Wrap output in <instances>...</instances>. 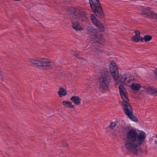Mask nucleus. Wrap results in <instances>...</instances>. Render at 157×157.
<instances>
[{
    "label": "nucleus",
    "mask_w": 157,
    "mask_h": 157,
    "mask_svg": "<svg viewBox=\"0 0 157 157\" xmlns=\"http://www.w3.org/2000/svg\"><path fill=\"white\" fill-rule=\"evenodd\" d=\"M125 136L127 140L124 144V147L135 154L141 153L142 151L138 145H141L144 143L146 137L145 133L141 131L138 134L137 129L132 128L126 132Z\"/></svg>",
    "instance_id": "f257e3e1"
},
{
    "label": "nucleus",
    "mask_w": 157,
    "mask_h": 157,
    "mask_svg": "<svg viewBox=\"0 0 157 157\" xmlns=\"http://www.w3.org/2000/svg\"><path fill=\"white\" fill-rule=\"evenodd\" d=\"M119 89L121 96L123 100L122 104L124 113L131 120L134 121H137V119L132 113V108L128 103V99L126 96V91L123 85L120 84Z\"/></svg>",
    "instance_id": "f03ea898"
},
{
    "label": "nucleus",
    "mask_w": 157,
    "mask_h": 157,
    "mask_svg": "<svg viewBox=\"0 0 157 157\" xmlns=\"http://www.w3.org/2000/svg\"><path fill=\"white\" fill-rule=\"evenodd\" d=\"M109 68L112 75L114 79L115 82L116 84H120L125 81L128 82L130 80L129 76L124 73H122V78L121 80L119 77L118 69L116 63L114 61H111L110 64Z\"/></svg>",
    "instance_id": "7ed1b4c3"
},
{
    "label": "nucleus",
    "mask_w": 157,
    "mask_h": 157,
    "mask_svg": "<svg viewBox=\"0 0 157 157\" xmlns=\"http://www.w3.org/2000/svg\"><path fill=\"white\" fill-rule=\"evenodd\" d=\"M98 78L101 88L107 90L111 78L110 72L106 71H102L99 73Z\"/></svg>",
    "instance_id": "20e7f679"
},
{
    "label": "nucleus",
    "mask_w": 157,
    "mask_h": 157,
    "mask_svg": "<svg viewBox=\"0 0 157 157\" xmlns=\"http://www.w3.org/2000/svg\"><path fill=\"white\" fill-rule=\"evenodd\" d=\"M29 62L32 65L40 68L44 69H49L50 61L45 58H36L35 59H29Z\"/></svg>",
    "instance_id": "39448f33"
},
{
    "label": "nucleus",
    "mask_w": 157,
    "mask_h": 157,
    "mask_svg": "<svg viewBox=\"0 0 157 157\" xmlns=\"http://www.w3.org/2000/svg\"><path fill=\"white\" fill-rule=\"evenodd\" d=\"M90 7L94 14L97 16L102 17L103 12L99 0H89Z\"/></svg>",
    "instance_id": "423d86ee"
},
{
    "label": "nucleus",
    "mask_w": 157,
    "mask_h": 157,
    "mask_svg": "<svg viewBox=\"0 0 157 157\" xmlns=\"http://www.w3.org/2000/svg\"><path fill=\"white\" fill-rule=\"evenodd\" d=\"M86 12L82 9H78L71 15L72 19L80 21H84L88 17Z\"/></svg>",
    "instance_id": "0eeeda50"
},
{
    "label": "nucleus",
    "mask_w": 157,
    "mask_h": 157,
    "mask_svg": "<svg viewBox=\"0 0 157 157\" xmlns=\"http://www.w3.org/2000/svg\"><path fill=\"white\" fill-rule=\"evenodd\" d=\"M96 32L95 29H94L92 32V34L90 36V40L93 41V42L97 44L101 43V38L100 36Z\"/></svg>",
    "instance_id": "6e6552de"
},
{
    "label": "nucleus",
    "mask_w": 157,
    "mask_h": 157,
    "mask_svg": "<svg viewBox=\"0 0 157 157\" xmlns=\"http://www.w3.org/2000/svg\"><path fill=\"white\" fill-rule=\"evenodd\" d=\"M90 17L93 23L96 27L101 29L103 31L104 27L100 23V22L97 20L96 17L93 15H91Z\"/></svg>",
    "instance_id": "1a4fd4ad"
},
{
    "label": "nucleus",
    "mask_w": 157,
    "mask_h": 157,
    "mask_svg": "<svg viewBox=\"0 0 157 157\" xmlns=\"http://www.w3.org/2000/svg\"><path fill=\"white\" fill-rule=\"evenodd\" d=\"M142 14H146L148 16H151L152 17L157 19V14L155 13L153 11L151 10L149 8L146 9L144 12Z\"/></svg>",
    "instance_id": "9d476101"
},
{
    "label": "nucleus",
    "mask_w": 157,
    "mask_h": 157,
    "mask_svg": "<svg viewBox=\"0 0 157 157\" xmlns=\"http://www.w3.org/2000/svg\"><path fill=\"white\" fill-rule=\"evenodd\" d=\"M73 28L75 31H81L83 29V27L77 21L72 22Z\"/></svg>",
    "instance_id": "9b49d317"
},
{
    "label": "nucleus",
    "mask_w": 157,
    "mask_h": 157,
    "mask_svg": "<svg viewBox=\"0 0 157 157\" xmlns=\"http://www.w3.org/2000/svg\"><path fill=\"white\" fill-rule=\"evenodd\" d=\"M70 100L74 102L76 105H79L81 101V99L78 96H73L70 98Z\"/></svg>",
    "instance_id": "f8f14e48"
},
{
    "label": "nucleus",
    "mask_w": 157,
    "mask_h": 157,
    "mask_svg": "<svg viewBox=\"0 0 157 157\" xmlns=\"http://www.w3.org/2000/svg\"><path fill=\"white\" fill-rule=\"evenodd\" d=\"M146 91L147 93L153 95H157V90L154 88L148 87L146 89Z\"/></svg>",
    "instance_id": "ddd939ff"
},
{
    "label": "nucleus",
    "mask_w": 157,
    "mask_h": 157,
    "mask_svg": "<svg viewBox=\"0 0 157 157\" xmlns=\"http://www.w3.org/2000/svg\"><path fill=\"white\" fill-rule=\"evenodd\" d=\"M135 36L132 38V40L135 42H137L141 40L140 37V34L138 31H135Z\"/></svg>",
    "instance_id": "4468645a"
},
{
    "label": "nucleus",
    "mask_w": 157,
    "mask_h": 157,
    "mask_svg": "<svg viewBox=\"0 0 157 157\" xmlns=\"http://www.w3.org/2000/svg\"><path fill=\"white\" fill-rule=\"evenodd\" d=\"M59 96L60 97L64 96L67 94V92L65 89L63 87H60L58 92Z\"/></svg>",
    "instance_id": "2eb2a0df"
},
{
    "label": "nucleus",
    "mask_w": 157,
    "mask_h": 157,
    "mask_svg": "<svg viewBox=\"0 0 157 157\" xmlns=\"http://www.w3.org/2000/svg\"><path fill=\"white\" fill-rule=\"evenodd\" d=\"M62 104L64 106L69 108H73L74 107V105L72 104L71 102L68 101H63L62 102Z\"/></svg>",
    "instance_id": "dca6fc26"
},
{
    "label": "nucleus",
    "mask_w": 157,
    "mask_h": 157,
    "mask_svg": "<svg viewBox=\"0 0 157 157\" xmlns=\"http://www.w3.org/2000/svg\"><path fill=\"white\" fill-rule=\"evenodd\" d=\"M130 86L132 89L135 90H137L141 87V85L138 83H132L131 85Z\"/></svg>",
    "instance_id": "f3484780"
},
{
    "label": "nucleus",
    "mask_w": 157,
    "mask_h": 157,
    "mask_svg": "<svg viewBox=\"0 0 157 157\" xmlns=\"http://www.w3.org/2000/svg\"><path fill=\"white\" fill-rule=\"evenodd\" d=\"M152 39L151 36L149 35H145L144 37L141 38V40L143 41L144 40L145 42H147L150 41Z\"/></svg>",
    "instance_id": "a211bd4d"
},
{
    "label": "nucleus",
    "mask_w": 157,
    "mask_h": 157,
    "mask_svg": "<svg viewBox=\"0 0 157 157\" xmlns=\"http://www.w3.org/2000/svg\"><path fill=\"white\" fill-rule=\"evenodd\" d=\"M115 125L116 123L115 122H112L111 123L109 126V127L112 129H113L115 127Z\"/></svg>",
    "instance_id": "6ab92c4d"
},
{
    "label": "nucleus",
    "mask_w": 157,
    "mask_h": 157,
    "mask_svg": "<svg viewBox=\"0 0 157 157\" xmlns=\"http://www.w3.org/2000/svg\"><path fill=\"white\" fill-rule=\"evenodd\" d=\"M154 75L156 78H157V69L154 71Z\"/></svg>",
    "instance_id": "aec40b11"
},
{
    "label": "nucleus",
    "mask_w": 157,
    "mask_h": 157,
    "mask_svg": "<svg viewBox=\"0 0 157 157\" xmlns=\"http://www.w3.org/2000/svg\"><path fill=\"white\" fill-rule=\"evenodd\" d=\"M155 143L156 144H157V142H156V141H155Z\"/></svg>",
    "instance_id": "412c9836"
},
{
    "label": "nucleus",
    "mask_w": 157,
    "mask_h": 157,
    "mask_svg": "<svg viewBox=\"0 0 157 157\" xmlns=\"http://www.w3.org/2000/svg\"><path fill=\"white\" fill-rule=\"evenodd\" d=\"M155 137L157 138V134L156 135Z\"/></svg>",
    "instance_id": "4be33fe9"
}]
</instances>
